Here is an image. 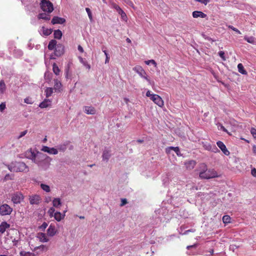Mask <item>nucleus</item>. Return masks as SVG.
Instances as JSON below:
<instances>
[{"label":"nucleus","instance_id":"8","mask_svg":"<svg viewBox=\"0 0 256 256\" xmlns=\"http://www.w3.org/2000/svg\"><path fill=\"white\" fill-rule=\"evenodd\" d=\"M30 203L32 205H38L42 200L41 198L38 194L30 196L28 198Z\"/></svg>","mask_w":256,"mask_h":256},{"label":"nucleus","instance_id":"22","mask_svg":"<svg viewBox=\"0 0 256 256\" xmlns=\"http://www.w3.org/2000/svg\"><path fill=\"white\" fill-rule=\"evenodd\" d=\"M84 112L88 114H94L96 113V110L92 106H85Z\"/></svg>","mask_w":256,"mask_h":256},{"label":"nucleus","instance_id":"1","mask_svg":"<svg viewBox=\"0 0 256 256\" xmlns=\"http://www.w3.org/2000/svg\"><path fill=\"white\" fill-rule=\"evenodd\" d=\"M28 153H30L28 158L42 168L46 170L49 166L50 164V158H46L45 154L40 152L35 154L34 152H32V150L28 152Z\"/></svg>","mask_w":256,"mask_h":256},{"label":"nucleus","instance_id":"17","mask_svg":"<svg viewBox=\"0 0 256 256\" xmlns=\"http://www.w3.org/2000/svg\"><path fill=\"white\" fill-rule=\"evenodd\" d=\"M56 234V230L54 226L50 224L47 230V234L49 236H53Z\"/></svg>","mask_w":256,"mask_h":256},{"label":"nucleus","instance_id":"11","mask_svg":"<svg viewBox=\"0 0 256 256\" xmlns=\"http://www.w3.org/2000/svg\"><path fill=\"white\" fill-rule=\"evenodd\" d=\"M216 144L225 155L228 156L230 154V152L227 150L225 144L223 142L221 141H218L216 142Z\"/></svg>","mask_w":256,"mask_h":256},{"label":"nucleus","instance_id":"42","mask_svg":"<svg viewBox=\"0 0 256 256\" xmlns=\"http://www.w3.org/2000/svg\"><path fill=\"white\" fill-rule=\"evenodd\" d=\"M103 52H104V54L106 56V60H105V64L108 63L109 61H110V56H108V54L106 50H103Z\"/></svg>","mask_w":256,"mask_h":256},{"label":"nucleus","instance_id":"48","mask_svg":"<svg viewBox=\"0 0 256 256\" xmlns=\"http://www.w3.org/2000/svg\"><path fill=\"white\" fill-rule=\"evenodd\" d=\"M204 146L206 150H212V146L210 144H204Z\"/></svg>","mask_w":256,"mask_h":256},{"label":"nucleus","instance_id":"28","mask_svg":"<svg viewBox=\"0 0 256 256\" xmlns=\"http://www.w3.org/2000/svg\"><path fill=\"white\" fill-rule=\"evenodd\" d=\"M238 72H240V74H247V72L244 70V67L243 65L242 64H238Z\"/></svg>","mask_w":256,"mask_h":256},{"label":"nucleus","instance_id":"18","mask_svg":"<svg viewBox=\"0 0 256 256\" xmlns=\"http://www.w3.org/2000/svg\"><path fill=\"white\" fill-rule=\"evenodd\" d=\"M172 150L174 151L178 156H180V151L178 147L169 146L166 148V152L167 154H170Z\"/></svg>","mask_w":256,"mask_h":256},{"label":"nucleus","instance_id":"32","mask_svg":"<svg viewBox=\"0 0 256 256\" xmlns=\"http://www.w3.org/2000/svg\"><path fill=\"white\" fill-rule=\"evenodd\" d=\"M118 14L121 16V18L122 20L125 22H127L128 17L126 16V14L124 12V11L122 9L119 12H118Z\"/></svg>","mask_w":256,"mask_h":256},{"label":"nucleus","instance_id":"49","mask_svg":"<svg viewBox=\"0 0 256 256\" xmlns=\"http://www.w3.org/2000/svg\"><path fill=\"white\" fill-rule=\"evenodd\" d=\"M210 0H194L195 2H200L205 5H206L208 3L210 2Z\"/></svg>","mask_w":256,"mask_h":256},{"label":"nucleus","instance_id":"55","mask_svg":"<svg viewBox=\"0 0 256 256\" xmlns=\"http://www.w3.org/2000/svg\"><path fill=\"white\" fill-rule=\"evenodd\" d=\"M251 174L254 176L256 177V169L255 168L252 170Z\"/></svg>","mask_w":256,"mask_h":256},{"label":"nucleus","instance_id":"12","mask_svg":"<svg viewBox=\"0 0 256 256\" xmlns=\"http://www.w3.org/2000/svg\"><path fill=\"white\" fill-rule=\"evenodd\" d=\"M42 150L44 152H46L50 154H56L58 153V151L56 149L54 148H49L47 146H44Z\"/></svg>","mask_w":256,"mask_h":256},{"label":"nucleus","instance_id":"27","mask_svg":"<svg viewBox=\"0 0 256 256\" xmlns=\"http://www.w3.org/2000/svg\"><path fill=\"white\" fill-rule=\"evenodd\" d=\"M61 204L62 203L60 198H54L52 200V204L54 207L58 208Z\"/></svg>","mask_w":256,"mask_h":256},{"label":"nucleus","instance_id":"24","mask_svg":"<svg viewBox=\"0 0 256 256\" xmlns=\"http://www.w3.org/2000/svg\"><path fill=\"white\" fill-rule=\"evenodd\" d=\"M41 30L42 32L43 35L45 36H48L50 35L52 32V30L51 28H44V26H42V28Z\"/></svg>","mask_w":256,"mask_h":256},{"label":"nucleus","instance_id":"46","mask_svg":"<svg viewBox=\"0 0 256 256\" xmlns=\"http://www.w3.org/2000/svg\"><path fill=\"white\" fill-rule=\"evenodd\" d=\"M196 163L195 161L190 160L188 163H186V164L190 166L192 168H193L196 165Z\"/></svg>","mask_w":256,"mask_h":256},{"label":"nucleus","instance_id":"56","mask_svg":"<svg viewBox=\"0 0 256 256\" xmlns=\"http://www.w3.org/2000/svg\"><path fill=\"white\" fill-rule=\"evenodd\" d=\"M153 94H150V90L147 91V92H146V96L148 97H150V99L152 98V96Z\"/></svg>","mask_w":256,"mask_h":256},{"label":"nucleus","instance_id":"57","mask_svg":"<svg viewBox=\"0 0 256 256\" xmlns=\"http://www.w3.org/2000/svg\"><path fill=\"white\" fill-rule=\"evenodd\" d=\"M78 50L80 52H84V49L83 48H82V46L80 45H79L78 46Z\"/></svg>","mask_w":256,"mask_h":256},{"label":"nucleus","instance_id":"14","mask_svg":"<svg viewBox=\"0 0 256 256\" xmlns=\"http://www.w3.org/2000/svg\"><path fill=\"white\" fill-rule=\"evenodd\" d=\"M65 22L66 20L64 18H60L58 16H54L52 20V23L53 24H63Z\"/></svg>","mask_w":256,"mask_h":256},{"label":"nucleus","instance_id":"41","mask_svg":"<svg viewBox=\"0 0 256 256\" xmlns=\"http://www.w3.org/2000/svg\"><path fill=\"white\" fill-rule=\"evenodd\" d=\"M145 64L147 65H148L150 64H154V66H156V62H155L154 60H146L144 62Z\"/></svg>","mask_w":256,"mask_h":256},{"label":"nucleus","instance_id":"33","mask_svg":"<svg viewBox=\"0 0 256 256\" xmlns=\"http://www.w3.org/2000/svg\"><path fill=\"white\" fill-rule=\"evenodd\" d=\"M6 90V84L4 80L0 82V92L2 94Z\"/></svg>","mask_w":256,"mask_h":256},{"label":"nucleus","instance_id":"45","mask_svg":"<svg viewBox=\"0 0 256 256\" xmlns=\"http://www.w3.org/2000/svg\"><path fill=\"white\" fill-rule=\"evenodd\" d=\"M228 28L232 29V30H233L234 31L236 32V33H238V34H241L240 32L238 29H237L236 28L232 26H228Z\"/></svg>","mask_w":256,"mask_h":256},{"label":"nucleus","instance_id":"35","mask_svg":"<svg viewBox=\"0 0 256 256\" xmlns=\"http://www.w3.org/2000/svg\"><path fill=\"white\" fill-rule=\"evenodd\" d=\"M40 188L46 192H50V186L46 184H40Z\"/></svg>","mask_w":256,"mask_h":256},{"label":"nucleus","instance_id":"21","mask_svg":"<svg viewBox=\"0 0 256 256\" xmlns=\"http://www.w3.org/2000/svg\"><path fill=\"white\" fill-rule=\"evenodd\" d=\"M51 104V100L48 99H45L43 102L40 103L39 106L40 108H46L50 106Z\"/></svg>","mask_w":256,"mask_h":256},{"label":"nucleus","instance_id":"29","mask_svg":"<svg viewBox=\"0 0 256 256\" xmlns=\"http://www.w3.org/2000/svg\"><path fill=\"white\" fill-rule=\"evenodd\" d=\"M54 38H56V39H58V40H60L62 38V32L59 30H55L54 31Z\"/></svg>","mask_w":256,"mask_h":256},{"label":"nucleus","instance_id":"4","mask_svg":"<svg viewBox=\"0 0 256 256\" xmlns=\"http://www.w3.org/2000/svg\"><path fill=\"white\" fill-rule=\"evenodd\" d=\"M40 7L43 11L48 13L52 12L54 10L52 4L48 0H42Z\"/></svg>","mask_w":256,"mask_h":256},{"label":"nucleus","instance_id":"36","mask_svg":"<svg viewBox=\"0 0 256 256\" xmlns=\"http://www.w3.org/2000/svg\"><path fill=\"white\" fill-rule=\"evenodd\" d=\"M244 40H246L248 42L252 44H254L255 42L254 38L253 36H250V37L244 36Z\"/></svg>","mask_w":256,"mask_h":256},{"label":"nucleus","instance_id":"61","mask_svg":"<svg viewBox=\"0 0 256 256\" xmlns=\"http://www.w3.org/2000/svg\"><path fill=\"white\" fill-rule=\"evenodd\" d=\"M115 10L117 11V12H119L122 8L118 6L117 7L115 8Z\"/></svg>","mask_w":256,"mask_h":256},{"label":"nucleus","instance_id":"5","mask_svg":"<svg viewBox=\"0 0 256 256\" xmlns=\"http://www.w3.org/2000/svg\"><path fill=\"white\" fill-rule=\"evenodd\" d=\"M12 212V208L8 204H4L0 205V215L5 216L10 215Z\"/></svg>","mask_w":256,"mask_h":256},{"label":"nucleus","instance_id":"58","mask_svg":"<svg viewBox=\"0 0 256 256\" xmlns=\"http://www.w3.org/2000/svg\"><path fill=\"white\" fill-rule=\"evenodd\" d=\"M252 152L254 154H256V146L254 145L252 146Z\"/></svg>","mask_w":256,"mask_h":256},{"label":"nucleus","instance_id":"64","mask_svg":"<svg viewBox=\"0 0 256 256\" xmlns=\"http://www.w3.org/2000/svg\"><path fill=\"white\" fill-rule=\"evenodd\" d=\"M126 40V42H131V40H130L129 38H127Z\"/></svg>","mask_w":256,"mask_h":256},{"label":"nucleus","instance_id":"52","mask_svg":"<svg viewBox=\"0 0 256 256\" xmlns=\"http://www.w3.org/2000/svg\"><path fill=\"white\" fill-rule=\"evenodd\" d=\"M6 108V104L4 102H2L0 104V111L2 112Z\"/></svg>","mask_w":256,"mask_h":256},{"label":"nucleus","instance_id":"43","mask_svg":"<svg viewBox=\"0 0 256 256\" xmlns=\"http://www.w3.org/2000/svg\"><path fill=\"white\" fill-rule=\"evenodd\" d=\"M218 55L219 56L222 58L223 60H226V58L224 56V52L223 51H220L218 52Z\"/></svg>","mask_w":256,"mask_h":256},{"label":"nucleus","instance_id":"10","mask_svg":"<svg viewBox=\"0 0 256 256\" xmlns=\"http://www.w3.org/2000/svg\"><path fill=\"white\" fill-rule=\"evenodd\" d=\"M64 48L62 44H58L54 50V55L56 56H60L64 53Z\"/></svg>","mask_w":256,"mask_h":256},{"label":"nucleus","instance_id":"30","mask_svg":"<svg viewBox=\"0 0 256 256\" xmlns=\"http://www.w3.org/2000/svg\"><path fill=\"white\" fill-rule=\"evenodd\" d=\"M38 17L40 19H43L45 20H50V18L49 14H46L45 13H42L39 14Z\"/></svg>","mask_w":256,"mask_h":256},{"label":"nucleus","instance_id":"34","mask_svg":"<svg viewBox=\"0 0 256 256\" xmlns=\"http://www.w3.org/2000/svg\"><path fill=\"white\" fill-rule=\"evenodd\" d=\"M230 217L229 216L225 215L222 217V221L224 224H228L230 222Z\"/></svg>","mask_w":256,"mask_h":256},{"label":"nucleus","instance_id":"44","mask_svg":"<svg viewBox=\"0 0 256 256\" xmlns=\"http://www.w3.org/2000/svg\"><path fill=\"white\" fill-rule=\"evenodd\" d=\"M250 133L254 138H256V129L254 128H252L250 129Z\"/></svg>","mask_w":256,"mask_h":256},{"label":"nucleus","instance_id":"25","mask_svg":"<svg viewBox=\"0 0 256 256\" xmlns=\"http://www.w3.org/2000/svg\"><path fill=\"white\" fill-rule=\"evenodd\" d=\"M57 42L56 40H51L50 42H49V44H48V48L49 50H53L54 48H56V46L58 45L56 44Z\"/></svg>","mask_w":256,"mask_h":256},{"label":"nucleus","instance_id":"54","mask_svg":"<svg viewBox=\"0 0 256 256\" xmlns=\"http://www.w3.org/2000/svg\"><path fill=\"white\" fill-rule=\"evenodd\" d=\"M127 200L126 198H124L122 200V203L120 204V206H123L127 204Z\"/></svg>","mask_w":256,"mask_h":256},{"label":"nucleus","instance_id":"62","mask_svg":"<svg viewBox=\"0 0 256 256\" xmlns=\"http://www.w3.org/2000/svg\"><path fill=\"white\" fill-rule=\"evenodd\" d=\"M195 246H196L195 244L191 245V246H187L186 248L188 250H190L191 248H193V247H195Z\"/></svg>","mask_w":256,"mask_h":256},{"label":"nucleus","instance_id":"59","mask_svg":"<svg viewBox=\"0 0 256 256\" xmlns=\"http://www.w3.org/2000/svg\"><path fill=\"white\" fill-rule=\"evenodd\" d=\"M111 6L112 8H113L114 9L117 7V6H118V5L114 2L111 3Z\"/></svg>","mask_w":256,"mask_h":256},{"label":"nucleus","instance_id":"47","mask_svg":"<svg viewBox=\"0 0 256 256\" xmlns=\"http://www.w3.org/2000/svg\"><path fill=\"white\" fill-rule=\"evenodd\" d=\"M13 178H14V176H12V175L10 176L9 174H7L4 176V180H12Z\"/></svg>","mask_w":256,"mask_h":256},{"label":"nucleus","instance_id":"3","mask_svg":"<svg viewBox=\"0 0 256 256\" xmlns=\"http://www.w3.org/2000/svg\"><path fill=\"white\" fill-rule=\"evenodd\" d=\"M8 169L12 172H27L28 168L25 163L21 162H12L8 166Z\"/></svg>","mask_w":256,"mask_h":256},{"label":"nucleus","instance_id":"6","mask_svg":"<svg viewBox=\"0 0 256 256\" xmlns=\"http://www.w3.org/2000/svg\"><path fill=\"white\" fill-rule=\"evenodd\" d=\"M24 197L22 192H16L12 195V201L14 204H20L23 200Z\"/></svg>","mask_w":256,"mask_h":256},{"label":"nucleus","instance_id":"2","mask_svg":"<svg viewBox=\"0 0 256 256\" xmlns=\"http://www.w3.org/2000/svg\"><path fill=\"white\" fill-rule=\"evenodd\" d=\"M202 171L199 174V176L201 179H210L218 178L219 176L218 172L214 169H208L207 166L205 164H202Z\"/></svg>","mask_w":256,"mask_h":256},{"label":"nucleus","instance_id":"60","mask_svg":"<svg viewBox=\"0 0 256 256\" xmlns=\"http://www.w3.org/2000/svg\"><path fill=\"white\" fill-rule=\"evenodd\" d=\"M24 102L25 103H26V104H32V102H30V99L28 98H26L24 100Z\"/></svg>","mask_w":256,"mask_h":256},{"label":"nucleus","instance_id":"26","mask_svg":"<svg viewBox=\"0 0 256 256\" xmlns=\"http://www.w3.org/2000/svg\"><path fill=\"white\" fill-rule=\"evenodd\" d=\"M52 71L54 73L56 76L59 75L60 72V69L56 63H54L52 64Z\"/></svg>","mask_w":256,"mask_h":256},{"label":"nucleus","instance_id":"63","mask_svg":"<svg viewBox=\"0 0 256 256\" xmlns=\"http://www.w3.org/2000/svg\"><path fill=\"white\" fill-rule=\"evenodd\" d=\"M137 142L139 143H142L144 142V140H138Z\"/></svg>","mask_w":256,"mask_h":256},{"label":"nucleus","instance_id":"13","mask_svg":"<svg viewBox=\"0 0 256 256\" xmlns=\"http://www.w3.org/2000/svg\"><path fill=\"white\" fill-rule=\"evenodd\" d=\"M10 228V224L6 222H2L0 224V234L4 233L6 230Z\"/></svg>","mask_w":256,"mask_h":256},{"label":"nucleus","instance_id":"20","mask_svg":"<svg viewBox=\"0 0 256 256\" xmlns=\"http://www.w3.org/2000/svg\"><path fill=\"white\" fill-rule=\"evenodd\" d=\"M66 211H64V213L66 212ZM54 218L58 222H60L62 219H63L65 216V214H62L60 212H56L54 214Z\"/></svg>","mask_w":256,"mask_h":256},{"label":"nucleus","instance_id":"19","mask_svg":"<svg viewBox=\"0 0 256 256\" xmlns=\"http://www.w3.org/2000/svg\"><path fill=\"white\" fill-rule=\"evenodd\" d=\"M54 88L55 90L58 92H60L62 90V83L60 80H58V79H54Z\"/></svg>","mask_w":256,"mask_h":256},{"label":"nucleus","instance_id":"7","mask_svg":"<svg viewBox=\"0 0 256 256\" xmlns=\"http://www.w3.org/2000/svg\"><path fill=\"white\" fill-rule=\"evenodd\" d=\"M133 70L137 72L142 78H144L148 82H150V80L146 76V72L141 66H136L133 68Z\"/></svg>","mask_w":256,"mask_h":256},{"label":"nucleus","instance_id":"38","mask_svg":"<svg viewBox=\"0 0 256 256\" xmlns=\"http://www.w3.org/2000/svg\"><path fill=\"white\" fill-rule=\"evenodd\" d=\"M48 214L50 216V218L54 216V214L55 213V210L54 208L52 207L50 208L48 212Z\"/></svg>","mask_w":256,"mask_h":256},{"label":"nucleus","instance_id":"15","mask_svg":"<svg viewBox=\"0 0 256 256\" xmlns=\"http://www.w3.org/2000/svg\"><path fill=\"white\" fill-rule=\"evenodd\" d=\"M37 238L39 239L40 241L42 242H46L49 240V239L48 238L45 233H38Z\"/></svg>","mask_w":256,"mask_h":256},{"label":"nucleus","instance_id":"9","mask_svg":"<svg viewBox=\"0 0 256 256\" xmlns=\"http://www.w3.org/2000/svg\"><path fill=\"white\" fill-rule=\"evenodd\" d=\"M151 100L161 108L164 105V102L162 98L158 94H155L152 96Z\"/></svg>","mask_w":256,"mask_h":256},{"label":"nucleus","instance_id":"40","mask_svg":"<svg viewBox=\"0 0 256 256\" xmlns=\"http://www.w3.org/2000/svg\"><path fill=\"white\" fill-rule=\"evenodd\" d=\"M86 12L88 13V18H89L90 20L92 21V14L89 8H86Z\"/></svg>","mask_w":256,"mask_h":256},{"label":"nucleus","instance_id":"31","mask_svg":"<svg viewBox=\"0 0 256 256\" xmlns=\"http://www.w3.org/2000/svg\"><path fill=\"white\" fill-rule=\"evenodd\" d=\"M46 96V98H48L52 96L53 93V88H47L45 90Z\"/></svg>","mask_w":256,"mask_h":256},{"label":"nucleus","instance_id":"53","mask_svg":"<svg viewBox=\"0 0 256 256\" xmlns=\"http://www.w3.org/2000/svg\"><path fill=\"white\" fill-rule=\"evenodd\" d=\"M210 150L214 152H216L219 151L218 148L216 147V146H212V150Z\"/></svg>","mask_w":256,"mask_h":256},{"label":"nucleus","instance_id":"23","mask_svg":"<svg viewBox=\"0 0 256 256\" xmlns=\"http://www.w3.org/2000/svg\"><path fill=\"white\" fill-rule=\"evenodd\" d=\"M110 151L108 150H104L102 154V160L108 161L110 156Z\"/></svg>","mask_w":256,"mask_h":256},{"label":"nucleus","instance_id":"50","mask_svg":"<svg viewBox=\"0 0 256 256\" xmlns=\"http://www.w3.org/2000/svg\"><path fill=\"white\" fill-rule=\"evenodd\" d=\"M48 226V224L46 222H44L42 224V226H40V228L42 230H44L46 227Z\"/></svg>","mask_w":256,"mask_h":256},{"label":"nucleus","instance_id":"16","mask_svg":"<svg viewBox=\"0 0 256 256\" xmlns=\"http://www.w3.org/2000/svg\"><path fill=\"white\" fill-rule=\"evenodd\" d=\"M192 16L194 18H205L207 16L206 14L201 11H194L192 14Z\"/></svg>","mask_w":256,"mask_h":256},{"label":"nucleus","instance_id":"37","mask_svg":"<svg viewBox=\"0 0 256 256\" xmlns=\"http://www.w3.org/2000/svg\"><path fill=\"white\" fill-rule=\"evenodd\" d=\"M20 256H35L34 254L30 252H21Z\"/></svg>","mask_w":256,"mask_h":256},{"label":"nucleus","instance_id":"51","mask_svg":"<svg viewBox=\"0 0 256 256\" xmlns=\"http://www.w3.org/2000/svg\"><path fill=\"white\" fill-rule=\"evenodd\" d=\"M28 132L27 130H24L23 132H22L20 134V135L18 136V138H22V136H24Z\"/></svg>","mask_w":256,"mask_h":256},{"label":"nucleus","instance_id":"39","mask_svg":"<svg viewBox=\"0 0 256 256\" xmlns=\"http://www.w3.org/2000/svg\"><path fill=\"white\" fill-rule=\"evenodd\" d=\"M35 249H40L41 250L46 251L48 250V248L44 245H41L36 247Z\"/></svg>","mask_w":256,"mask_h":256}]
</instances>
